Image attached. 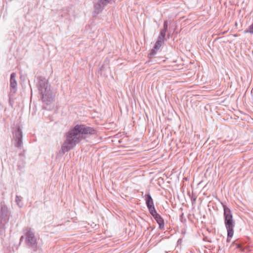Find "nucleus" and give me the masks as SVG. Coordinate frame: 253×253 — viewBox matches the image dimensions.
Returning a JSON list of instances; mask_svg holds the SVG:
<instances>
[{
  "mask_svg": "<svg viewBox=\"0 0 253 253\" xmlns=\"http://www.w3.org/2000/svg\"><path fill=\"white\" fill-rule=\"evenodd\" d=\"M166 30L162 29L160 31V35L158 37V39H161L163 41H165L166 34Z\"/></svg>",
  "mask_w": 253,
  "mask_h": 253,
  "instance_id": "ddd939ff",
  "label": "nucleus"
},
{
  "mask_svg": "<svg viewBox=\"0 0 253 253\" xmlns=\"http://www.w3.org/2000/svg\"><path fill=\"white\" fill-rule=\"evenodd\" d=\"M43 108H44V109H46V107L45 106H44V105L43 106Z\"/></svg>",
  "mask_w": 253,
  "mask_h": 253,
  "instance_id": "412c9836",
  "label": "nucleus"
},
{
  "mask_svg": "<svg viewBox=\"0 0 253 253\" xmlns=\"http://www.w3.org/2000/svg\"><path fill=\"white\" fill-rule=\"evenodd\" d=\"M158 49H155L154 47L151 50L150 53L148 55V57L150 58H153L155 55L156 54L157 51H158Z\"/></svg>",
  "mask_w": 253,
  "mask_h": 253,
  "instance_id": "4468645a",
  "label": "nucleus"
},
{
  "mask_svg": "<svg viewBox=\"0 0 253 253\" xmlns=\"http://www.w3.org/2000/svg\"><path fill=\"white\" fill-rule=\"evenodd\" d=\"M38 89L42 95V100L44 104L48 105L54 101L55 94L50 88V85L44 78L38 79Z\"/></svg>",
  "mask_w": 253,
  "mask_h": 253,
  "instance_id": "f03ea898",
  "label": "nucleus"
},
{
  "mask_svg": "<svg viewBox=\"0 0 253 253\" xmlns=\"http://www.w3.org/2000/svg\"><path fill=\"white\" fill-rule=\"evenodd\" d=\"M146 205L147 208H149L150 207L154 206V202L153 199L150 194V193H147L145 195Z\"/></svg>",
  "mask_w": 253,
  "mask_h": 253,
  "instance_id": "9d476101",
  "label": "nucleus"
},
{
  "mask_svg": "<svg viewBox=\"0 0 253 253\" xmlns=\"http://www.w3.org/2000/svg\"><path fill=\"white\" fill-rule=\"evenodd\" d=\"M111 0H99L94 4V13L98 14L101 12L104 7L108 3L111 2Z\"/></svg>",
  "mask_w": 253,
  "mask_h": 253,
  "instance_id": "0eeeda50",
  "label": "nucleus"
},
{
  "mask_svg": "<svg viewBox=\"0 0 253 253\" xmlns=\"http://www.w3.org/2000/svg\"><path fill=\"white\" fill-rule=\"evenodd\" d=\"M147 208L149 210L150 213L153 216V217L159 214V213H157L154 206Z\"/></svg>",
  "mask_w": 253,
  "mask_h": 253,
  "instance_id": "9b49d317",
  "label": "nucleus"
},
{
  "mask_svg": "<svg viewBox=\"0 0 253 253\" xmlns=\"http://www.w3.org/2000/svg\"><path fill=\"white\" fill-rule=\"evenodd\" d=\"M23 236H22V237H21V238H20V241L22 240V239H23Z\"/></svg>",
  "mask_w": 253,
  "mask_h": 253,
  "instance_id": "6ab92c4d",
  "label": "nucleus"
},
{
  "mask_svg": "<svg viewBox=\"0 0 253 253\" xmlns=\"http://www.w3.org/2000/svg\"><path fill=\"white\" fill-rule=\"evenodd\" d=\"M15 78H16V74L15 73H12L10 75V87L14 90L16 89V87H17V84Z\"/></svg>",
  "mask_w": 253,
  "mask_h": 253,
  "instance_id": "6e6552de",
  "label": "nucleus"
},
{
  "mask_svg": "<svg viewBox=\"0 0 253 253\" xmlns=\"http://www.w3.org/2000/svg\"><path fill=\"white\" fill-rule=\"evenodd\" d=\"M21 201V198L19 196H16V198H15V202L16 203H17V204L20 206V202Z\"/></svg>",
  "mask_w": 253,
  "mask_h": 253,
  "instance_id": "dca6fc26",
  "label": "nucleus"
},
{
  "mask_svg": "<svg viewBox=\"0 0 253 253\" xmlns=\"http://www.w3.org/2000/svg\"><path fill=\"white\" fill-rule=\"evenodd\" d=\"M22 131L19 126L16 128L14 133V139L15 141V146L17 148L21 147L22 145Z\"/></svg>",
  "mask_w": 253,
  "mask_h": 253,
  "instance_id": "423d86ee",
  "label": "nucleus"
},
{
  "mask_svg": "<svg viewBox=\"0 0 253 253\" xmlns=\"http://www.w3.org/2000/svg\"><path fill=\"white\" fill-rule=\"evenodd\" d=\"M96 130L85 125H77L66 134V139L61 146V151L65 153L73 149L84 138V135L96 134Z\"/></svg>",
  "mask_w": 253,
  "mask_h": 253,
  "instance_id": "f257e3e1",
  "label": "nucleus"
},
{
  "mask_svg": "<svg viewBox=\"0 0 253 253\" xmlns=\"http://www.w3.org/2000/svg\"><path fill=\"white\" fill-rule=\"evenodd\" d=\"M104 62L107 63L108 61L107 60H105Z\"/></svg>",
  "mask_w": 253,
  "mask_h": 253,
  "instance_id": "4be33fe9",
  "label": "nucleus"
},
{
  "mask_svg": "<svg viewBox=\"0 0 253 253\" xmlns=\"http://www.w3.org/2000/svg\"><path fill=\"white\" fill-rule=\"evenodd\" d=\"M164 42V41H163V40L158 38V40H157V42H156V43L154 46V47L155 49L159 50L160 49V48L161 47V46H162V43Z\"/></svg>",
  "mask_w": 253,
  "mask_h": 253,
  "instance_id": "f8f14e48",
  "label": "nucleus"
},
{
  "mask_svg": "<svg viewBox=\"0 0 253 253\" xmlns=\"http://www.w3.org/2000/svg\"><path fill=\"white\" fill-rule=\"evenodd\" d=\"M25 242L30 248L35 250L37 247V241L35 236V233L31 228H27L25 233Z\"/></svg>",
  "mask_w": 253,
  "mask_h": 253,
  "instance_id": "20e7f679",
  "label": "nucleus"
},
{
  "mask_svg": "<svg viewBox=\"0 0 253 253\" xmlns=\"http://www.w3.org/2000/svg\"><path fill=\"white\" fill-rule=\"evenodd\" d=\"M167 36H168V38L169 39L170 38V34L169 33L168 34Z\"/></svg>",
  "mask_w": 253,
  "mask_h": 253,
  "instance_id": "a211bd4d",
  "label": "nucleus"
},
{
  "mask_svg": "<svg viewBox=\"0 0 253 253\" xmlns=\"http://www.w3.org/2000/svg\"><path fill=\"white\" fill-rule=\"evenodd\" d=\"M195 200H196V199H194V200H192V203H193V202H195Z\"/></svg>",
  "mask_w": 253,
  "mask_h": 253,
  "instance_id": "aec40b11",
  "label": "nucleus"
},
{
  "mask_svg": "<svg viewBox=\"0 0 253 253\" xmlns=\"http://www.w3.org/2000/svg\"><path fill=\"white\" fill-rule=\"evenodd\" d=\"M9 220L8 210L3 202L0 204V227L3 228Z\"/></svg>",
  "mask_w": 253,
  "mask_h": 253,
  "instance_id": "39448f33",
  "label": "nucleus"
},
{
  "mask_svg": "<svg viewBox=\"0 0 253 253\" xmlns=\"http://www.w3.org/2000/svg\"><path fill=\"white\" fill-rule=\"evenodd\" d=\"M154 219L159 224V228L160 229H163L164 228V220L162 216L159 214L155 216Z\"/></svg>",
  "mask_w": 253,
  "mask_h": 253,
  "instance_id": "1a4fd4ad",
  "label": "nucleus"
},
{
  "mask_svg": "<svg viewBox=\"0 0 253 253\" xmlns=\"http://www.w3.org/2000/svg\"><path fill=\"white\" fill-rule=\"evenodd\" d=\"M223 208V217L224 224L227 231L226 242L229 243L234 235V228L235 222L233 220V215L231 210L223 203H221Z\"/></svg>",
  "mask_w": 253,
  "mask_h": 253,
  "instance_id": "7ed1b4c3",
  "label": "nucleus"
},
{
  "mask_svg": "<svg viewBox=\"0 0 253 253\" xmlns=\"http://www.w3.org/2000/svg\"><path fill=\"white\" fill-rule=\"evenodd\" d=\"M236 245L237 248H238V249H241V246L240 245L238 244H236Z\"/></svg>",
  "mask_w": 253,
  "mask_h": 253,
  "instance_id": "f3484780",
  "label": "nucleus"
},
{
  "mask_svg": "<svg viewBox=\"0 0 253 253\" xmlns=\"http://www.w3.org/2000/svg\"><path fill=\"white\" fill-rule=\"evenodd\" d=\"M168 28V21L166 20L164 22L163 28L162 29L167 31Z\"/></svg>",
  "mask_w": 253,
  "mask_h": 253,
  "instance_id": "2eb2a0df",
  "label": "nucleus"
}]
</instances>
